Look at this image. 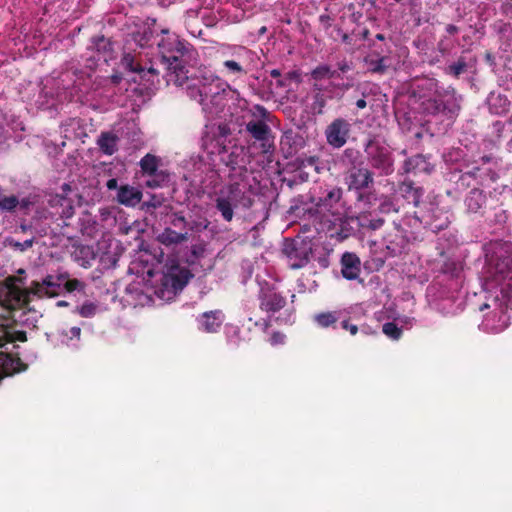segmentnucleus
Wrapping results in <instances>:
<instances>
[{"label":"nucleus","instance_id":"44","mask_svg":"<svg viewBox=\"0 0 512 512\" xmlns=\"http://www.w3.org/2000/svg\"><path fill=\"white\" fill-rule=\"evenodd\" d=\"M398 201L399 200L395 197L393 199L385 197L378 207L379 212L382 214H389L392 212L398 213L400 211V205L398 204Z\"/></svg>","mask_w":512,"mask_h":512},{"label":"nucleus","instance_id":"13","mask_svg":"<svg viewBox=\"0 0 512 512\" xmlns=\"http://www.w3.org/2000/svg\"><path fill=\"white\" fill-rule=\"evenodd\" d=\"M387 255L395 257L406 252L409 245V238L406 231L397 222L393 223V228L383 237Z\"/></svg>","mask_w":512,"mask_h":512},{"label":"nucleus","instance_id":"29","mask_svg":"<svg viewBox=\"0 0 512 512\" xmlns=\"http://www.w3.org/2000/svg\"><path fill=\"white\" fill-rule=\"evenodd\" d=\"M246 131L257 141L262 142V146L266 145L269 140L271 129L268 124L262 120H251L246 124Z\"/></svg>","mask_w":512,"mask_h":512},{"label":"nucleus","instance_id":"56","mask_svg":"<svg viewBox=\"0 0 512 512\" xmlns=\"http://www.w3.org/2000/svg\"><path fill=\"white\" fill-rule=\"evenodd\" d=\"M359 159V151L353 148H347L343 152V161L353 166H357L356 163Z\"/></svg>","mask_w":512,"mask_h":512},{"label":"nucleus","instance_id":"22","mask_svg":"<svg viewBox=\"0 0 512 512\" xmlns=\"http://www.w3.org/2000/svg\"><path fill=\"white\" fill-rule=\"evenodd\" d=\"M220 157L221 161L232 170L243 168L245 165V153L242 146L234 145L230 149L223 147Z\"/></svg>","mask_w":512,"mask_h":512},{"label":"nucleus","instance_id":"5","mask_svg":"<svg viewBox=\"0 0 512 512\" xmlns=\"http://www.w3.org/2000/svg\"><path fill=\"white\" fill-rule=\"evenodd\" d=\"M510 298L507 296L506 291L501 289V297L498 295L492 300V303H484L480 306V310L490 309L484 315V318L479 325V328L491 334H498L504 331L510 324V318L507 314Z\"/></svg>","mask_w":512,"mask_h":512},{"label":"nucleus","instance_id":"21","mask_svg":"<svg viewBox=\"0 0 512 512\" xmlns=\"http://www.w3.org/2000/svg\"><path fill=\"white\" fill-rule=\"evenodd\" d=\"M26 369L27 365L19 357L14 358L10 354L0 352V381Z\"/></svg>","mask_w":512,"mask_h":512},{"label":"nucleus","instance_id":"23","mask_svg":"<svg viewBox=\"0 0 512 512\" xmlns=\"http://www.w3.org/2000/svg\"><path fill=\"white\" fill-rule=\"evenodd\" d=\"M89 49L96 53V58L98 60H103L104 62H108L113 58V44L110 39L104 37L103 35L95 36L91 39V45Z\"/></svg>","mask_w":512,"mask_h":512},{"label":"nucleus","instance_id":"52","mask_svg":"<svg viewBox=\"0 0 512 512\" xmlns=\"http://www.w3.org/2000/svg\"><path fill=\"white\" fill-rule=\"evenodd\" d=\"M326 106V98L322 92H316L313 96L311 108L314 113L321 114Z\"/></svg>","mask_w":512,"mask_h":512},{"label":"nucleus","instance_id":"39","mask_svg":"<svg viewBox=\"0 0 512 512\" xmlns=\"http://www.w3.org/2000/svg\"><path fill=\"white\" fill-rule=\"evenodd\" d=\"M158 164H159L158 158L152 154H146L140 160L141 170H142L143 174H146L147 176H149L159 170Z\"/></svg>","mask_w":512,"mask_h":512},{"label":"nucleus","instance_id":"12","mask_svg":"<svg viewBox=\"0 0 512 512\" xmlns=\"http://www.w3.org/2000/svg\"><path fill=\"white\" fill-rule=\"evenodd\" d=\"M283 252L289 259L291 268L299 269L308 264L312 247L305 240H291L285 244Z\"/></svg>","mask_w":512,"mask_h":512},{"label":"nucleus","instance_id":"17","mask_svg":"<svg viewBox=\"0 0 512 512\" xmlns=\"http://www.w3.org/2000/svg\"><path fill=\"white\" fill-rule=\"evenodd\" d=\"M394 197L396 199H403L408 204H413L414 207H420L421 199L424 195V189L415 186L412 181H403L398 184L394 190Z\"/></svg>","mask_w":512,"mask_h":512},{"label":"nucleus","instance_id":"7","mask_svg":"<svg viewBox=\"0 0 512 512\" xmlns=\"http://www.w3.org/2000/svg\"><path fill=\"white\" fill-rule=\"evenodd\" d=\"M486 260L492 273L501 279L508 278L512 274V242L498 240L490 243Z\"/></svg>","mask_w":512,"mask_h":512},{"label":"nucleus","instance_id":"28","mask_svg":"<svg viewBox=\"0 0 512 512\" xmlns=\"http://www.w3.org/2000/svg\"><path fill=\"white\" fill-rule=\"evenodd\" d=\"M121 63L126 70L142 74V77H145L146 72L153 76H157L159 74L158 70H156L153 65H150L149 67L141 65L136 59V56L132 53H124Z\"/></svg>","mask_w":512,"mask_h":512},{"label":"nucleus","instance_id":"34","mask_svg":"<svg viewBox=\"0 0 512 512\" xmlns=\"http://www.w3.org/2000/svg\"><path fill=\"white\" fill-rule=\"evenodd\" d=\"M359 227L366 230L375 231L380 229L384 225V219L375 216L371 212H362L357 217Z\"/></svg>","mask_w":512,"mask_h":512},{"label":"nucleus","instance_id":"11","mask_svg":"<svg viewBox=\"0 0 512 512\" xmlns=\"http://www.w3.org/2000/svg\"><path fill=\"white\" fill-rule=\"evenodd\" d=\"M7 281L9 282L11 293L15 294L19 301L23 298V302L26 303L30 295L44 297V290L47 289L50 283L56 281V276L47 275L41 283L33 282L29 288H22L23 279L21 277L12 276L7 278Z\"/></svg>","mask_w":512,"mask_h":512},{"label":"nucleus","instance_id":"36","mask_svg":"<svg viewBox=\"0 0 512 512\" xmlns=\"http://www.w3.org/2000/svg\"><path fill=\"white\" fill-rule=\"evenodd\" d=\"M79 226L83 235L93 237L98 232V222L89 212H84L79 218Z\"/></svg>","mask_w":512,"mask_h":512},{"label":"nucleus","instance_id":"43","mask_svg":"<svg viewBox=\"0 0 512 512\" xmlns=\"http://www.w3.org/2000/svg\"><path fill=\"white\" fill-rule=\"evenodd\" d=\"M152 38L153 33L150 30H145L143 32H137L133 34V41L135 42V45L142 49L153 45Z\"/></svg>","mask_w":512,"mask_h":512},{"label":"nucleus","instance_id":"59","mask_svg":"<svg viewBox=\"0 0 512 512\" xmlns=\"http://www.w3.org/2000/svg\"><path fill=\"white\" fill-rule=\"evenodd\" d=\"M357 192H358L357 200L359 202H363V203H365L367 205H371L374 201H376L375 193L365 192L364 190L357 191Z\"/></svg>","mask_w":512,"mask_h":512},{"label":"nucleus","instance_id":"1","mask_svg":"<svg viewBox=\"0 0 512 512\" xmlns=\"http://www.w3.org/2000/svg\"><path fill=\"white\" fill-rule=\"evenodd\" d=\"M409 101L424 116L453 121L461 111L462 96L452 86L444 87L438 80L426 78L413 88Z\"/></svg>","mask_w":512,"mask_h":512},{"label":"nucleus","instance_id":"31","mask_svg":"<svg viewBox=\"0 0 512 512\" xmlns=\"http://www.w3.org/2000/svg\"><path fill=\"white\" fill-rule=\"evenodd\" d=\"M463 271V266L461 262L454 259H446L440 267V273L449 277L452 280H455L454 287L458 288L461 278V274Z\"/></svg>","mask_w":512,"mask_h":512},{"label":"nucleus","instance_id":"54","mask_svg":"<svg viewBox=\"0 0 512 512\" xmlns=\"http://www.w3.org/2000/svg\"><path fill=\"white\" fill-rule=\"evenodd\" d=\"M198 91H201V86H198L196 83L188 85L186 89V93L191 99L203 104L205 102L204 97Z\"/></svg>","mask_w":512,"mask_h":512},{"label":"nucleus","instance_id":"32","mask_svg":"<svg viewBox=\"0 0 512 512\" xmlns=\"http://www.w3.org/2000/svg\"><path fill=\"white\" fill-rule=\"evenodd\" d=\"M345 316V310H335L316 314L314 321L322 328H335V324Z\"/></svg>","mask_w":512,"mask_h":512},{"label":"nucleus","instance_id":"58","mask_svg":"<svg viewBox=\"0 0 512 512\" xmlns=\"http://www.w3.org/2000/svg\"><path fill=\"white\" fill-rule=\"evenodd\" d=\"M341 327L344 330H348L351 335H356L358 332V326L356 324L350 323V319L348 316V312L345 310V316L341 320Z\"/></svg>","mask_w":512,"mask_h":512},{"label":"nucleus","instance_id":"10","mask_svg":"<svg viewBox=\"0 0 512 512\" xmlns=\"http://www.w3.org/2000/svg\"><path fill=\"white\" fill-rule=\"evenodd\" d=\"M231 57L223 61V67L228 74L240 77L250 70L254 52L244 46H235L231 51Z\"/></svg>","mask_w":512,"mask_h":512},{"label":"nucleus","instance_id":"19","mask_svg":"<svg viewBox=\"0 0 512 512\" xmlns=\"http://www.w3.org/2000/svg\"><path fill=\"white\" fill-rule=\"evenodd\" d=\"M188 278V270L181 269L178 265H171L163 275L162 284L165 287L180 290L187 284Z\"/></svg>","mask_w":512,"mask_h":512},{"label":"nucleus","instance_id":"15","mask_svg":"<svg viewBox=\"0 0 512 512\" xmlns=\"http://www.w3.org/2000/svg\"><path fill=\"white\" fill-rule=\"evenodd\" d=\"M346 183L349 190L362 191L369 188L373 182V173L359 162V166H353L349 169Z\"/></svg>","mask_w":512,"mask_h":512},{"label":"nucleus","instance_id":"14","mask_svg":"<svg viewBox=\"0 0 512 512\" xmlns=\"http://www.w3.org/2000/svg\"><path fill=\"white\" fill-rule=\"evenodd\" d=\"M351 124L344 118L334 119L325 129L327 143L333 148L343 147L349 137Z\"/></svg>","mask_w":512,"mask_h":512},{"label":"nucleus","instance_id":"47","mask_svg":"<svg viewBox=\"0 0 512 512\" xmlns=\"http://www.w3.org/2000/svg\"><path fill=\"white\" fill-rule=\"evenodd\" d=\"M66 280V274H59L56 276V281L50 283L47 289L44 290L45 296H56L63 290V281Z\"/></svg>","mask_w":512,"mask_h":512},{"label":"nucleus","instance_id":"61","mask_svg":"<svg viewBox=\"0 0 512 512\" xmlns=\"http://www.w3.org/2000/svg\"><path fill=\"white\" fill-rule=\"evenodd\" d=\"M284 340H285V335L281 332H274L270 338V342L272 345L283 344Z\"/></svg>","mask_w":512,"mask_h":512},{"label":"nucleus","instance_id":"57","mask_svg":"<svg viewBox=\"0 0 512 512\" xmlns=\"http://www.w3.org/2000/svg\"><path fill=\"white\" fill-rule=\"evenodd\" d=\"M96 310H97V306L94 303L87 302L78 308V313L82 317L88 318V317H92L93 315H95Z\"/></svg>","mask_w":512,"mask_h":512},{"label":"nucleus","instance_id":"26","mask_svg":"<svg viewBox=\"0 0 512 512\" xmlns=\"http://www.w3.org/2000/svg\"><path fill=\"white\" fill-rule=\"evenodd\" d=\"M487 197L483 190L472 189L464 200L468 213H482L486 206Z\"/></svg>","mask_w":512,"mask_h":512},{"label":"nucleus","instance_id":"6","mask_svg":"<svg viewBox=\"0 0 512 512\" xmlns=\"http://www.w3.org/2000/svg\"><path fill=\"white\" fill-rule=\"evenodd\" d=\"M364 152L371 167L381 176L394 172V159L388 145L376 136H370L364 144Z\"/></svg>","mask_w":512,"mask_h":512},{"label":"nucleus","instance_id":"8","mask_svg":"<svg viewBox=\"0 0 512 512\" xmlns=\"http://www.w3.org/2000/svg\"><path fill=\"white\" fill-rule=\"evenodd\" d=\"M414 217L435 233L446 229L450 224L449 213L433 202L426 203L419 211H415Z\"/></svg>","mask_w":512,"mask_h":512},{"label":"nucleus","instance_id":"2","mask_svg":"<svg viewBox=\"0 0 512 512\" xmlns=\"http://www.w3.org/2000/svg\"><path fill=\"white\" fill-rule=\"evenodd\" d=\"M163 36L157 41L162 62L167 69V82L182 86L189 81L188 67L198 62V52L185 40L174 33L162 30Z\"/></svg>","mask_w":512,"mask_h":512},{"label":"nucleus","instance_id":"9","mask_svg":"<svg viewBox=\"0 0 512 512\" xmlns=\"http://www.w3.org/2000/svg\"><path fill=\"white\" fill-rule=\"evenodd\" d=\"M258 285L259 291L257 297L259 308L262 311L273 315L286 306V297L278 291L274 284L266 280H258Z\"/></svg>","mask_w":512,"mask_h":512},{"label":"nucleus","instance_id":"25","mask_svg":"<svg viewBox=\"0 0 512 512\" xmlns=\"http://www.w3.org/2000/svg\"><path fill=\"white\" fill-rule=\"evenodd\" d=\"M142 196L140 189L130 185H122L118 188L117 201L127 207H135L141 202Z\"/></svg>","mask_w":512,"mask_h":512},{"label":"nucleus","instance_id":"51","mask_svg":"<svg viewBox=\"0 0 512 512\" xmlns=\"http://www.w3.org/2000/svg\"><path fill=\"white\" fill-rule=\"evenodd\" d=\"M62 288L67 292L83 291L85 284L78 279H69L68 275L66 274V280L63 281Z\"/></svg>","mask_w":512,"mask_h":512},{"label":"nucleus","instance_id":"55","mask_svg":"<svg viewBox=\"0 0 512 512\" xmlns=\"http://www.w3.org/2000/svg\"><path fill=\"white\" fill-rule=\"evenodd\" d=\"M7 241H8V245L11 248H13L16 251H21V252L31 248L32 245H33V239L32 238L31 239H27V240H25L23 242L16 241L14 239H8Z\"/></svg>","mask_w":512,"mask_h":512},{"label":"nucleus","instance_id":"45","mask_svg":"<svg viewBox=\"0 0 512 512\" xmlns=\"http://www.w3.org/2000/svg\"><path fill=\"white\" fill-rule=\"evenodd\" d=\"M302 82V74L299 70H292L285 74V76L277 81L279 87H287L291 83L299 84Z\"/></svg>","mask_w":512,"mask_h":512},{"label":"nucleus","instance_id":"3","mask_svg":"<svg viewBox=\"0 0 512 512\" xmlns=\"http://www.w3.org/2000/svg\"><path fill=\"white\" fill-rule=\"evenodd\" d=\"M343 194L341 187L327 185L314 206L304 210L317 232H331L346 217L349 207Z\"/></svg>","mask_w":512,"mask_h":512},{"label":"nucleus","instance_id":"50","mask_svg":"<svg viewBox=\"0 0 512 512\" xmlns=\"http://www.w3.org/2000/svg\"><path fill=\"white\" fill-rule=\"evenodd\" d=\"M19 204V199L15 195L6 196L0 202V210L4 212H13Z\"/></svg>","mask_w":512,"mask_h":512},{"label":"nucleus","instance_id":"38","mask_svg":"<svg viewBox=\"0 0 512 512\" xmlns=\"http://www.w3.org/2000/svg\"><path fill=\"white\" fill-rule=\"evenodd\" d=\"M148 177L149 178L146 181V186L153 189L166 187L171 181L170 173L165 170H158Z\"/></svg>","mask_w":512,"mask_h":512},{"label":"nucleus","instance_id":"35","mask_svg":"<svg viewBox=\"0 0 512 512\" xmlns=\"http://www.w3.org/2000/svg\"><path fill=\"white\" fill-rule=\"evenodd\" d=\"M0 328L3 333L2 338L6 342H25L27 340L26 333L24 331L14 330L9 324L6 318L0 319Z\"/></svg>","mask_w":512,"mask_h":512},{"label":"nucleus","instance_id":"40","mask_svg":"<svg viewBox=\"0 0 512 512\" xmlns=\"http://www.w3.org/2000/svg\"><path fill=\"white\" fill-rule=\"evenodd\" d=\"M338 76L339 75H338L337 71L332 70L330 68V66L327 64L319 65L311 71V77L315 81H320V80H323L326 78L331 79V78L338 77Z\"/></svg>","mask_w":512,"mask_h":512},{"label":"nucleus","instance_id":"63","mask_svg":"<svg viewBox=\"0 0 512 512\" xmlns=\"http://www.w3.org/2000/svg\"><path fill=\"white\" fill-rule=\"evenodd\" d=\"M338 70L342 73H346L353 68L352 62H349L347 60H342L337 63Z\"/></svg>","mask_w":512,"mask_h":512},{"label":"nucleus","instance_id":"48","mask_svg":"<svg viewBox=\"0 0 512 512\" xmlns=\"http://www.w3.org/2000/svg\"><path fill=\"white\" fill-rule=\"evenodd\" d=\"M382 331L387 337H389L393 340L400 339V337L402 335V329L400 327H398V325L394 322L384 323L383 327H382Z\"/></svg>","mask_w":512,"mask_h":512},{"label":"nucleus","instance_id":"33","mask_svg":"<svg viewBox=\"0 0 512 512\" xmlns=\"http://www.w3.org/2000/svg\"><path fill=\"white\" fill-rule=\"evenodd\" d=\"M81 328L73 326L57 331V339L62 345L76 347L80 341Z\"/></svg>","mask_w":512,"mask_h":512},{"label":"nucleus","instance_id":"18","mask_svg":"<svg viewBox=\"0 0 512 512\" xmlns=\"http://www.w3.org/2000/svg\"><path fill=\"white\" fill-rule=\"evenodd\" d=\"M225 315L221 310H211L197 317L198 328L206 333H216L222 326Z\"/></svg>","mask_w":512,"mask_h":512},{"label":"nucleus","instance_id":"27","mask_svg":"<svg viewBox=\"0 0 512 512\" xmlns=\"http://www.w3.org/2000/svg\"><path fill=\"white\" fill-rule=\"evenodd\" d=\"M203 79L210 81V84L201 85V91H198L204 97V101L214 98L219 95L220 92L224 91V82L218 76L205 72Z\"/></svg>","mask_w":512,"mask_h":512},{"label":"nucleus","instance_id":"60","mask_svg":"<svg viewBox=\"0 0 512 512\" xmlns=\"http://www.w3.org/2000/svg\"><path fill=\"white\" fill-rule=\"evenodd\" d=\"M163 203V198L159 197L157 195H151L150 199L143 203V208H146L147 210L149 208L156 209L160 207Z\"/></svg>","mask_w":512,"mask_h":512},{"label":"nucleus","instance_id":"53","mask_svg":"<svg viewBox=\"0 0 512 512\" xmlns=\"http://www.w3.org/2000/svg\"><path fill=\"white\" fill-rule=\"evenodd\" d=\"M205 248L201 244H196L191 246L190 255L187 258V262L189 264L196 263L199 259L204 257Z\"/></svg>","mask_w":512,"mask_h":512},{"label":"nucleus","instance_id":"62","mask_svg":"<svg viewBox=\"0 0 512 512\" xmlns=\"http://www.w3.org/2000/svg\"><path fill=\"white\" fill-rule=\"evenodd\" d=\"M471 176L469 173H463L461 174L458 182H457V185L458 187H469L470 184H471Z\"/></svg>","mask_w":512,"mask_h":512},{"label":"nucleus","instance_id":"41","mask_svg":"<svg viewBox=\"0 0 512 512\" xmlns=\"http://www.w3.org/2000/svg\"><path fill=\"white\" fill-rule=\"evenodd\" d=\"M468 68V63L465 59V57H459L457 61L449 64L445 68V73L448 75H451L455 78H458L461 74L466 72Z\"/></svg>","mask_w":512,"mask_h":512},{"label":"nucleus","instance_id":"16","mask_svg":"<svg viewBox=\"0 0 512 512\" xmlns=\"http://www.w3.org/2000/svg\"><path fill=\"white\" fill-rule=\"evenodd\" d=\"M50 215L56 219H70L75 214L73 199L66 195L55 194L48 200Z\"/></svg>","mask_w":512,"mask_h":512},{"label":"nucleus","instance_id":"30","mask_svg":"<svg viewBox=\"0 0 512 512\" xmlns=\"http://www.w3.org/2000/svg\"><path fill=\"white\" fill-rule=\"evenodd\" d=\"M119 138L112 132H102L97 139V145L101 152L111 156L118 150Z\"/></svg>","mask_w":512,"mask_h":512},{"label":"nucleus","instance_id":"24","mask_svg":"<svg viewBox=\"0 0 512 512\" xmlns=\"http://www.w3.org/2000/svg\"><path fill=\"white\" fill-rule=\"evenodd\" d=\"M360 259L354 253L346 252L341 258V273L347 280H355L360 274Z\"/></svg>","mask_w":512,"mask_h":512},{"label":"nucleus","instance_id":"37","mask_svg":"<svg viewBox=\"0 0 512 512\" xmlns=\"http://www.w3.org/2000/svg\"><path fill=\"white\" fill-rule=\"evenodd\" d=\"M187 239L186 233H179L171 228H165L162 233L157 236V240L166 246L179 244Z\"/></svg>","mask_w":512,"mask_h":512},{"label":"nucleus","instance_id":"64","mask_svg":"<svg viewBox=\"0 0 512 512\" xmlns=\"http://www.w3.org/2000/svg\"><path fill=\"white\" fill-rule=\"evenodd\" d=\"M34 203L35 202L33 200H31L30 197H25V198L19 200L18 206H20L21 209L26 210L30 206H32Z\"/></svg>","mask_w":512,"mask_h":512},{"label":"nucleus","instance_id":"46","mask_svg":"<svg viewBox=\"0 0 512 512\" xmlns=\"http://www.w3.org/2000/svg\"><path fill=\"white\" fill-rule=\"evenodd\" d=\"M30 313H31L30 310L29 311L15 310L12 312V318H13L14 322L20 323L21 325H26V326L34 325V323L36 322V317L33 316L31 318Z\"/></svg>","mask_w":512,"mask_h":512},{"label":"nucleus","instance_id":"20","mask_svg":"<svg viewBox=\"0 0 512 512\" xmlns=\"http://www.w3.org/2000/svg\"><path fill=\"white\" fill-rule=\"evenodd\" d=\"M403 169L405 173L430 174L434 170V165L430 161V156L417 154L405 160Z\"/></svg>","mask_w":512,"mask_h":512},{"label":"nucleus","instance_id":"49","mask_svg":"<svg viewBox=\"0 0 512 512\" xmlns=\"http://www.w3.org/2000/svg\"><path fill=\"white\" fill-rule=\"evenodd\" d=\"M226 337H227V341L230 345L234 346V347H238L240 345V342H241V337H240V334H241V331L238 327L236 326H229L226 328Z\"/></svg>","mask_w":512,"mask_h":512},{"label":"nucleus","instance_id":"4","mask_svg":"<svg viewBox=\"0 0 512 512\" xmlns=\"http://www.w3.org/2000/svg\"><path fill=\"white\" fill-rule=\"evenodd\" d=\"M256 198H258V195L253 191L250 184L244 180L236 181L225 185L218 191L215 207L223 220L231 222L234 217V209L248 210L254 205Z\"/></svg>","mask_w":512,"mask_h":512},{"label":"nucleus","instance_id":"42","mask_svg":"<svg viewBox=\"0 0 512 512\" xmlns=\"http://www.w3.org/2000/svg\"><path fill=\"white\" fill-rule=\"evenodd\" d=\"M387 58L386 57H379V58H372L367 57L365 58V63L368 65V69L372 73H378L383 74L387 70Z\"/></svg>","mask_w":512,"mask_h":512}]
</instances>
